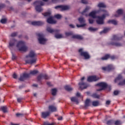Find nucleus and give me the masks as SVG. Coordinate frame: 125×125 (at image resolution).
I'll return each instance as SVG.
<instances>
[{
	"instance_id": "f257e3e1",
	"label": "nucleus",
	"mask_w": 125,
	"mask_h": 125,
	"mask_svg": "<svg viewBox=\"0 0 125 125\" xmlns=\"http://www.w3.org/2000/svg\"><path fill=\"white\" fill-rule=\"evenodd\" d=\"M36 53L33 51H31L29 54L26 56V58H33V59H27L25 60V63L26 64H34V63H36L37 62V58H36Z\"/></svg>"
},
{
	"instance_id": "f03ea898",
	"label": "nucleus",
	"mask_w": 125,
	"mask_h": 125,
	"mask_svg": "<svg viewBox=\"0 0 125 125\" xmlns=\"http://www.w3.org/2000/svg\"><path fill=\"white\" fill-rule=\"evenodd\" d=\"M46 31L48 33H50V34H55V38H56V39H62V38H63L62 34H58L60 32V30L54 29L50 27H47Z\"/></svg>"
},
{
	"instance_id": "7ed1b4c3",
	"label": "nucleus",
	"mask_w": 125,
	"mask_h": 125,
	"mask_svg": "<svg viewBox=\"0 0 125 125\" xmlns=\"http://www.w3.org/2000/svg\"><path fill=\"white\" fill-rule=\"evenodd\" d=\"M104 12V14L102 15V16H97V20H96V22L98 25H103L104 24V19L106 18V16H109V13L105 10H103L102 11Z\"/></svg>"
},
{
	"instance_id": "20e7f679",
	"label": "nucleus",
	"mask_w": 125,
	"mask_h": 125,
	"mask_svg": "<svg viewBox=\"0 0 125 125\" xmlns=\"http://www.w3.org/2000/svg\"><path fill=\"white\" fill-rule=\"evenodd\" d=\"M34 5H36L35 6V9L38 12H42L43 9L42 7V5H44V3L41 0H36L33 3Z\"/></svg>"
},
{
	"instance_id": "39448f33",
	"label": "nucleus",
	"mask_w": 125,
	"mask_h": 125,
	"mask_svg": "<svg viewBox=\"0 0 125 125\" xmlns=\"http://www.w3.org/2000/svg\"><path fill=\"white\" fill-rule=\"evenodd\" d=\"M16 47L19 48V51L26 52L28 50V47L25 45V42L24 41H19L18 42Z\"/></svg>"
},
{
	"instance_id": "423d86ee",
	"label": "nucleus",
	"mask_w": 125,
	"mask_h": 125,
	"mask_svg": "<svg viewBox=\"0 0 125 125\" xmlns=\"http://www.w3.org/2000/svg\"><path fill=\"white\" fill-rule=\"evenodd\" d=\"M42 14L44 17H49L47 19V23L49 24H56V21L53 20V18L52 17H50V15H51V13L50 12H47L42 13Z\"/></svg>"
},
{
	"instance_id": "0eeeda50",
	"label": "nucleus",
	"mask_w": 125,
	"mask_h": 125,
	"mask_svg": "<svg viewBox=\"0 0 125 125\" xmlns=\"http://www.w3.org/2000/svg\"><path fill=\"white\" fill-rule=\"evenodd\" d=\"M79 52L81 56H83L84 59H89L90 58V56L88 54L87 52H83V48H81L79 50Z\"/></svg>"
},
{
	"instance_id": "6e6552de",
	"label": "nucleus",
	"mask_w": 125,
	"mask_h": 125,
	"mask_svg": "<svg viewBox=\"0 0 125 125\" xmlns=\"http://www.w3.org/2000/svg\"><path fill=\"white\" fill-rule=\"evenodd\" d=\"M37 36L39 37L38 41L41 44H44L45 42H46V39L43 38V35L41 33H38Z\"/></svg>"
},
{
	"instance_id": "1a4fd4ad",
	"label": "nucleus",
	"mask_w": 125,
	"mask_h": 125,
	"mask_svg": "<svg viewBox=\"0 0 125 125\" xmlns=\"http://www.w3.org/2000/svg\"><path fill=\"white\" fill-rule=\"evenodd\" d=\"M42 79H43L44 80H49L50 79V76H48L47 74H41L39 75L37 77V80L38 82H41L42 81Z\"/></svg>"
},
{
	"instance_id": "9d476101",
	"label": "nucleus",
	"mask_w": 125,
	"mask_h": 125,
	"mask_svg": "<svg viewBox=\"0 0 125 125\" xmlns=\"http://www.w3.org/2000/svg\"><path fill=\"white\" fill-rule=\"evenodd\" d=\"M98 86H100L102 88L97 89V91H101V90H103V89H105V88H107V83L104 82H101L96 84Z\"/></svg>"
},
{
	"instance_id": "9b49d317",
	"label": "nucleus",
	"mask_w": 125,
	"mask_h": 125,
	"mask_svg": "<svg viewBox=\"0 0 125 125\" xmlns=\"http://www.w3.org/2000/svg\"><path fill=\"white\" fill-rule=\"evenodd\" d=\"M114 69L115 67L111 64H109L106 67H102V70L105 72H110V71H112V70H114Z\"/></svg>"
},
{
	"instance_id": "f8f14e48",
	"label": "nucleus",
	"mask_w": 125,
	"mask_h": 125,
	"mask_svg": "<svg viewBox=\"0 0 125 125\" xmlns=\"http://www.w3.org/2000/svg\"><path fill=\"white\" fill-rule=\"evenodd\" d=\"M103 10L100 9L98 11H93L89 14L88 16L95 19V18H97V16H96V14H97V13H99V12H101V11H102Z\"/></svg>"
},
{
	"instance_id": "ddd939ff",
	"label": "nucleus",
	"mask_w": 125,
	"mask_h": 125,
	"mask_svg": "<svg viewBox=\"0 0 125 125\" xmlns=\"http://www.w3.org/2000/svg\"><path fill=\"white\" fill-rule=\"evenodd\" d=\"M55 9H58L60 8L62 11H64V10H68L70 9V7L67 5H58L55 7Z\"/></svg>"
},
{
	"instance_id": "4468645a",
	"label": "nucleus",
	"mask_w": 125,
	"mask_h": 125,
	"mask_svg": "<svg viewBox=\"0 0 125 125\" xmlns=\"http://www.w3.org/2000/svg\"><path fill=\"white\" fill-rule=\"evenodd\" d=\"M98 80H99V78L96 76H91L88 77L87 81L89 83H91L92 82H97Z\"/></svg>"
},
{
	"instance_id": "2eb2a0df",
	"label": "nucleus",
	"mask_w": 125,
	"mask_h": 125,
	"mask_svg": "<svg viewBox=\"0 0 125 125\" xmlns=\"http://www.w3.org/2000/svg\"><path fill=\"white\" fill-rule=\"evenodd\" d=\"M30 77V74L23 73L22 75H21L20 78H19V81L21 82H24L25 79H27Z\"/></svg>"
},
{
	"instance_id": "dca6fc26",
	"label": "nucleus",
	"mask_w": 125,
	"mask_h": 125,
	"mask_svg": "<svg viewBox=\"0 0 125 125\" xmlns=\"http://www.w3.org/2000/svg\"><path fill=\"white\" fill-rule=\"evenodd\" d=\"M80 89L81 90L85 89L87 87V84L84 82H80L79 83Z\"/></svg>"
},
{
	"instance_id": "f3484780",
	"label": "nucleus",
	"mask_w": 125,
	"mask_h": 125,
	"mask_svg": "<svg viewBox=\"0 0 125 125\" xmlns=\"http://www.w3.org/2000/svg\"><path fill=\"white\" fill-rule=\"evenodd\" d=\"M32 25L33 26H42L44 23L43 21H35L31 22Z\"/></svg>"
},
{
	"instance_id": "a211bd4d",
	"label": "nucleus",
	"mask_w": 125,
	"mask_h": 125,
	"mask_svg": "<svg viewBox=\"0 0 125 125\" xmlns=\"http://www.w3.org/2000/svg\"><path fill=\"white\" fill-rule=\"evenodd\" d=\"M16 42H17V40H16V39L11 40L9 43V48L10 49L11 48V47H12V46H14Z\"/></svg>"
},
{
	"instance_id": "6ab92c4d",
	"label": "nucleus",
	"mask_w": 125,
	"mask_h": 125,
	"mask_svg": "<svg viewBox=\"0 0 125 125\" xmlns=\"http://www.w3.org/2000/svg\"><path fill=\"white\" fill-rule=\"evenodd\" d=\"M50 115V112L49 111H46V112H43L42 113V118L43 119H46L47 117H49V115Z\"/></svg>"
},
{
	"instance_id": "aec40b11",
	"label": "nucleus",
	"mask_w": 125,
	"mask_h": 125,
	"mask_svg": "<svg viewBox=\"0 0 125 125\" xmlns=\"http://www.w3.org/2000/svg\"><path fill=\"white\" fill-rule=\"evenodd\" d=\"M48 109H49V112H56L57 111V108L54 106V105H49L48 106Z\"/></svg>"
},
{
	"instance_id": "412c9836",
	"label": "nucleus",
	"mask_w": 125,
	"mask_h": 125,
	"mask_svg": "<svg viewBox=\"0 0 125 125\" xmlns=\"http://www.w3.org/2000/svg\"><path fill=\"white\" fill-rule=\"evenodd\" d=\"M72 39H77V40H83V36L79 35H74L72 37Z\"/></svg>"
},
{
	"instance_id": "4be33fe9",
	"label": "nucleus",
	"mask_w": 125,
	"mask_h": 125,
	"mask_svg": "<svg viewBox=\"0 0 125 125\" xmlns=\"http://www.w3.org/2000/svg\"><path fill=\"white\" fill-rule=\"evenodd\" d=\"M90 100L89 99H87L85 101L84 104V107L85 108H86L87 107H89V106H90Z\"/></svg>"
},
{
	"instance_id": "5701e85b",
	"label": "nucleus",
	"mask_w": 125,
	"mask_h": 125,
	"mask_svg": "<svg viewBox=\"0 0 125 125\" xmlns=\"http://www.w3.org/2000/svg\"><path fill=\"white\" fill-rule=\"evenodd\" d=\"M110 44L111 45H114L115 46H123V44H122V43L118 42H111Z\"/></svg>"
},
{
	"instance_id": "b1692460",
	"label": "nucleus",
	"mask_w": 125,
	"mask_h": 125,
	"mask_svg": "<svg viewBox=\"0 0 125 125\" xmlns=\"http://www.w3.org/2000/svg\"><path fill=\"white\" fill-rule=\"evenodd\" d=\"M108 24H113V25H117L118 22L115 20H110L108 21Z\"/></svg>"
},
{
	"instance_id": "393cba45",
	"label": "nucleus",
	"mask_w": 125,
	"mask_h": 125,
	"mask_svg": "<svg viewBox=\"0 0 125 125\" xmlns=\"http://www.w3.org/2000/svg\"><path fill=\"white\" fill-rule=\"evenodd\" d=\"M117 13L118 14H115L114 15L115 17H119L120 15H121L123 13V10L122 9H118L117 11Z\"/></svg>"
},
{
	"instance_id": "a878e982",
	"label": "nucleus",
	"mask_w": 125,
	"mask_h": 125,
	"mask_svg": "<svg viewBox=\"0 0 125 125\" xmlns=\"http://www.w3.org/2000/svg\"><path fill=\"white\" fill-rule=\"evenodd\" d=\"M98 7H99L100 8H106V5H105V4L103 2H100L98 4Z\"/></svg>"
},
{
	"instance_id": "bb28decb",
	"label": "nucleus",
	"mask_w": 125,
	"mask_h": 125,
	"mask_svg": "<svg viewBox=\"0 0 125 125\" xmlns=\"http://www.w3.org/2000/svg\"><path fill=\"white\" fill-rule=\"evenodd\" d=\"M78 21H79L80 24H85V20L83 18H79L78 19Z\"/></svg>"
},
{
	"instance_id": "cd10ccee",
	"label": "nucleus",
	"mask_w": 125,
	"mask_h": 125,
	"mask_svg": "<svg viewBox=\"0 0 125 125\" xmlns=\"http://www.w3.org/2000/svg\"><path fill=\"white\" fill-rule=\"evenodd\" d=\"M111 40L112 41H120L121 38L118 35H113Z\"/></svg>"
},
{
	"instance_id": "c85d7f7f",
	"label": "nucleus",
	"mask_w": 125,
	"mask_h": 125,
	"mask_svg": "<svg viewBox=\"0 0 125 125\" xmlns=\"http://www.w3.org/2000/svg\"><path fill=\"white\" fill-rule=\"evenodd\" d=\"M110 58V55L106 54L104 56L101 58V60H108Z\"/></svg>"
},
{
	"instance_id": "c756f323",
	"label": "nucleus",
	"mask_w": 125,
	"mask_h": 125,
	"mask_svg": "<svg viewBox=\"0 0 125 125\" xmlns=\"http://www.w3.org/2000/svg\"><path fill=\"white\" fill-rule=\"evenodd\" d=\"M109 30H110V29L109 28H104L103 31H101L100 32V35H102V34H106V33H107V32L109 31Z\"/></svg>"
},
{
	"instance_id": "7c9ffc66",
	"label": "nucleus",
	"mask_w": 125,
	"mask_h": 125,
	"mask_svg": "<svg viewBox=\"0 0 125 125\" xmlns=\"http://www.w3.org/2000/svg\"><path fill=\"white\" fill-rule=\"evenodd\" d=\"M114 123H115V121H114V120H110L106 122V125H114Z\"/></svg>"
},
{
	"instance_id": "2f4dec72",
	"label": "nucleus",
	"mask_w": 125,
	"mask_h": 125,
	"mask_svg": "<svg viewBox=\"0 0 125 125\" xmlns=\"http://www.w3.org/2000/svg\"><path fill=\"white\" fill-rule=\"evenodd\" d=\"M70 100L72 102H76V103H79V100L76 97H72L70 98Z\"/></svg>"
},
{
	"instance_id": "473e14b6",
	"label": "nucleus",
	"mask_w": 125,
	"mask_h": 125,
	"mask_svg": "<svg viewBox=\"0 0 125 125\" xmlns=\"http://www.w3.org/2000/svg\"><path fill=\"white\" fill-rule=\"evenodd\" d=\"M123 80V76L121 75H119L115 79V83H117L118 81Z\"/></svg>"
},
{
	"instance_id": "72a5a7b5",
	"label": "nucleus",
	"mask_w": 125,
	"mask_h": 125,
	"mask_svg": "<svg viewBox=\"0 0 125 125\" xmlns=\"http://www.w3.org/2000/svg\"><path fill=\"white\" fill-rule=\"evenodd\" d=\"M92 104L94 107H97V106H99V101H93L92 102Z\"/></svg>"
},
{
	"instance_id": "f704fd0d",
	"label": "nucleus",
	"mask_w": 125,
	"mask_h": 125,
	"mask_svg": "<svg viewBox=\"0 0 125 125\" xmlns=\"http://www.w3.org/2000/svg\"><path fill=\"white\" fill-rule=\"evenodd\" d=\"M89 9H90V7L89 6H86L85 9L82 12V14L83 15H84V13H85V12H87Z\"/></svg>"
},
{
	"instance_id": "c9c22d12",
	"label": "nucleus",
	"mask_w": 125,
	"mask_h": 125,
	"mask_svg": "<svg viewBox=\"0 0 125 125\" xmlns=\"http://www.w3.org/2000/svg\"><path fill=\"white\" fill-rule=\"evenodd\" d=\"M64 88L65 90H67V91H71L73 90V88L71 87V86H70L69 85H66L64 87Z\"/></svg>"
},
{
	"instance_id": "e433bc0d",
	"label": "nucleus",
	"mask_w": 125,
	"mask_h": 125,
	"mask_svg": "<svg viewBox=\"0 0 125 125\" xmlns=\"http://www.w3.org/2000/svg\"><path fill=\"white\" fill-rule=\"evenodd\" d=\"M65 35L66 37H70L71 36H73V35H74V33H73V32L70 31L68 32H65Z\"/></svg>"
},
{
	"instance_id": "4c0bfd02",
	"label": "nucleus",
	"mask_w": 125,
	"mask_h": 125,
	"mask_svg": "<svg viewBox=\"0 0 125 125\" xmlns=\"http://www.w3.org/2000/svg\"><path fill=\"white\" fill-rule=\"evenodd\" d=\"M1 110H2L3 113H7V107L6 106H2L1 107Z\"/></svg>"
},
{
	"instance_id": "58836bf2",
	"label": "nucleus",
	"mask_w": 125,
	"mask_h": 125,
	"mask_svg": "<svg viewBox=\"0 0 125 125\" xmlns=\"http://www.w3.org/2000/svg\"><path fill=\"white\" fill-rule=\"evenodd\" d=\"M98 30V28H94L92 27H90L88 28V30L90 31V32H95V31H97Z\"/></svg>"
},
{
	"instance_id": "ea45409f",
	"label": "nucleus",
	"mask_w": 125,
	"mask_h": 125,
	"mask_svg": "<svg viewBox=\"0 0 125 125\" xmlns=\"http://www.w3.org/2000/svg\"><path fill=\"white\" fill-rule=\"evenodd\" d=\"M56 92H57V89L54 88L52 89V95L53 96L56 95Z\"/></svg>"
},
{
	"instance_id": "a19ab883",
	"label": "nucleus",
	"mask_w": 125,
	"mask_h": 125,
	"mask_svg": "<svg viewBox=\"0 0 125 125\" xmlns=\"http://www.w3.org/2000/svg\"><path fill=\"white\" fill-rule=\"evenodd\" d=\"M39 73V71L38 70H33L31 71L30 72V75H36V74H38Z\"/></svg>"
},
{
	"instance_id": "79ce46f5",
	"label": "nucleus",
	"mask_w": 125,
	"mask_h": 125,
	"mask_svg": "<svg viewBox=\"0 0 125 125\" xmlns=\"http://www.w3.org/2000/svg\"><path fill=\"white\" fill-rule=\"evenodd\" d=\"M115 125H121V122L119 120H117L116 121H114V124Z\"/></svg>"
},
{
	"instance_id": "37998d69",
	"label": "nucleus",
	"mask_w": 125,
	"mask_h": 125,
	"mask_svg": "<svg viewBox=\"0 0 125 125\" xmlns=\"http://www.w3.org/2000/svg\"><path fill=\"white\" fill-rule=\"evenodd\" d=\"M84 26H86V23H84V24H81V25L80 24H77V27L78 28H81V27H84Z\"/></svg>"
},
{
	"instance_id": "c03bdc74",
	"label": "nucleus",
	"mask_w": 125,
	"mask_h": 125,
	"mask_svg": "<svg viewBox=\"0 0 125 125\" xmlns=\"http://www.w3.org/2000/svg\"><path fill=\"white\" fill-rule=\"evenodd\" d=\"M51 1L53 3H58V2H60L61 0H51Z\"/></svg>"
},
{
	"instance_id": "a18cd8bd",
	"label": "nucleus",
	"mask_w": 125,
	"mask_h": 125,
	"mask_svg": "<svg viewBox=\"0 0 125 125\" xmlns=\"http://www.w3.org/2000/svg\"><path fill=\"white\" fill-rule=\"evenodd\" d=\"M16 117L19 118V117H23L24 116V114L23 113H16Z\"/></svg>"
},
{
	"instance_id": "49530a36",
	"label": "nucleus",
	"mask_w": 125,
	"mask_h": 125,
	"mask_svg": "<svg viewBox=\"0 0 125 125\" xmlns=\"http://www.w3.org/2000/svg\"><path fill=\"white\" fill-rule=\"evenodd\" d=\"M62 17V16L61 15L57 14L55 15V18H57V19H61V18Z\"/></svg>"
},
{
	"instance_id": "de8ad7c7",
	"label": "nucleus",
	"mask_w": 125,
	"mask_h": 125,
	"mask_svg": "<svg viewBox=\"0 0 125 125\" xmlns=\"http://www.w3.org/2000/svg\"><path fill=\"white\" fill-rule=\"evenodd\" d=\"M125 80H124L123 81L120 82L118 83L119 85H125Z\"/></svg>"
},
{
	"instance_id": "09e8293b",
	"label": "nucleus",
	"mask_w": 125,
	"mask_h": 125,
	"mask_svg": "<svg viewBox=\"0 0 125 125\" xmlns=\"http://www.w3.org/2000/svg\"><path fill=\"white\" fill-rule=\"evenodd\" d=\"M92 96L94 98H99V97H100V96L97 94H94L92 95Z\"/></svg>"
},
{
	"instance_id": "8fccbe9b",
	"label": "nucleus",
	"mask_w": 125,
	"mask_h": 125,
	"mask_svg": "<svg viewBox=\"0 0 125 125\" xmlns=\"http://www.w3.org/2000/svg\"><path fill=\"white\" fill-rule=\"evenodd\" d=\"M18 34V33L17 32H13L11 34V37H16V36H17Z\"/></svg>"
},
{
	"instance_id": "3c124183",
	"label": "nucleus",
	"mask_w": 125,
	"mask_h": 125,
	"mask_svg": "<svg viewBox=\"0 0 125 125\" xmlns=\"http://www.w3.org/2000/svg\"><path fill=\"white\" fill-rule=\"evenodd\" d=\"M0 22L2 24H5V23H6V19H2L1 20Z\"/></svg>"
},
{
	"instance_id": "603ef678",
	"label": "nucleus",
	"mask_w": 125,
	"mask_h": 125,
	"mask_svg": "<svg viewBox=\"0 0 125 125\" xmlns=\"http://www.w3.org/2000/svg\"><path fill=\"white\" fill-rule=\"evenodd\" d=\"M43 125H54V123H48V122H44Z\"/></svg>"
},
{
	"instance_id": "864d4df0",
	"label": "nucleus",
	"mask_w": 125,
	"mask_h": 125,
	"mask_svg": "<svg viewBox=\"0 0 125 125\" xmlns=\"http://www.w3.org/2000/svg\"><path fill=\"white\" fill-rule=\"evenodd\" d=\"M94 22V20L92 19H89V24H93V22Z\"/></svg>"
},
{
	"instance_id": "5fc2aeb1",
	"label": "nucleus",
	"mask_w": 125,
	"mask_h": 125,
	"mask_svg": "<svg viewBox=\"0 0 125 125\" xmlns=\"http://www.w3.org/2000/svg\"><path fill=\"white\" fill-rule=\"evenodd\" d=\"M81 1L84 4H87V0H81Z\"/></svg>"
},
{
	"instance_id": "6e6d98bb",
	"label": "nucleus",
	"mask_w": 125,
	"mask_h": 125,
	"mask_svg": "<svg viewBox=\"0 0 125 125\" xmlns=\"http://www.w3.org/2000/svg\"><path fill=\"white\" fill-rule=\"evenodd\" d=\"M22 100H23V98H19L17 99V101H18V102H19V103H20V102H21V101H22Z\"/></svg>"
},
{
	"instance_id": "4d7b16f0",
	"label": "nucleus",
	"mask_w": 125,
	"mask_h": 125,
	"mask_svg": "<svg viewBox=\"0 0 125 125\" xmlns=\"http://www.w3.org/2000/svg\"><path fill=\"white\" fill-rule=\"evenodd\" d=\"M105 104L106 105H110L111 104V101H109V100L106 101Z\"/></svg>"
},
{
	"instance_id": "13d9d810",
	"label": "nucleus",
	"mask_w": 125,
	"mask_h": 125,
	"mask_svg": "<svg viewBox=\"0 0 125 125\" xmlns=\"http://www.w3.org/2000/svg\"><path fill=\"white\" fill-rule=\"evenodd\" d=\"M114 95H118V94H119V91L118 90H115L114 91Z\"/></svg>"
},
{
	"instance_id": "bf43d9fd",
	"label": "nucleus",
	"mask_w": 125,
	"mask_h": 125,
	"mask_svg": "<svg viewBox=\"0 0 125 125\" xmlns=\"http://www.w3.org/2000/svg\"><path fill=\"white\" fill-rule=\"evenodd\" d=\"M15 59H16V57L15 56V55H14V54H12V60H15Z\"/></svg>"
},
{
	"instance_id": "052dcab7",
	"label": "nucleus",
	"mask_w": 125,
	"mask_h": 125,
	"mask_svg": "<svg viewBox=\"0 0 125 125\" xmlns=\"http://www.w3.org/2000/svg\"><path fill=\"white\" fill-rule=\"evenodd\" d=\"M110 58L111 59V60H114V59H115L116 57L115 56H110Z\"/></svg>"
},
{
	"instance_id": "680f3d73",
	"label": "nucleus",
	"mask_w": 125,
	"mask_h": 125,
	"mask_svg": "<svg viewBox=\"0 0 125 125\" xmlns=\"http://www.w3.org/2000/svg\"><path fill=\"white\" fill-rule=\"evenodd\" d=\"M13 78L14 79H17V75H16V74L14 73L13 75Z\"/></svg>"
},
{
	"instance_id": "e2e57ef3",
	"label": "nucleus",
	"mask_w": 125,
	"mask_h": 125,
	"mask_svg": "<svg viewBox=\"0 0 125 125\" xmlns=\"http://www.w3.org/2000/svg\"><path fill=\"white\" fill-rule=\"evenodd\" d=\"M5 7V5L4 4H2L0 5V8H3V7Z\"/></svg>"
},
{
	"instance_id": "0e129e2a",
	"label": "nucleus",
	"mask_w": 125,
	"mask_h": 125,
	"mask_svg": "<svg viewBox=\"0 0 125 125\" xmlns=\"http://www.w3.org/2000/svg\"><path fill=\"white\" fill-rule=\"evenodd\" d=\"M58 121H62L63 120V117L62 116H61L58 118Z\"/></svg>"
},
{
	"instance_id": "69168bd1",
	"label": "nucleus",
	"mask_w": 125,
	"mask_h": 125,
	"mask_svg": "<svg viewBox=\"0 0 125 125\" xmlns=\"http://www.w3.org/2000/svg\"><path fill=\"white\" fill-rule=\"evenodd\" d=\"M76 96L77 97H80V96H81V93H80L79 92H77V94H76Z\"/></svg>"
},
{
	"instance_id": "338daca9",
	"label": "nucleus",
	"mask_w": 125,
	"mask_h": 125,
	"mask_svg": "<svg viewBox=\"0 0 125 125\" xmlns=\"http://www.w3.org/2000/svg\"><path fill=\"white\" fill-rule=\"evenodd\" d=\"M47 85H49V86H51V83L50 82H47Z\"/></svg>"
},
{
	"instance_id": "774afa93",
	"label": "nucleus",
	"mask_w": 125,
	"mask_h": 125,
	"mask_svg": "<svg viewBox=\"0 0 125 125\" xmlns=\"http://www.w3.org/2000/svg\"><path fill=\"white\" fill-rule=\"evenodd\" d=\"M69 26L70 27V28H75V26H74V25L73 24H69Z\"/></svg>"
}]
</instances>
